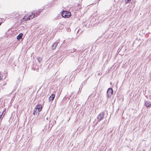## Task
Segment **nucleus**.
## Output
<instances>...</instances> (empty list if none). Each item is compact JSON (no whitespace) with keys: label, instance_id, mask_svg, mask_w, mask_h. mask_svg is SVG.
<instances>
[{"label":"nucleus","instance_id":"nucleus-19","mask_svg":"<svg viewBox=\"0 0 151 151\" xmlns=\"http://www.w3.org/2000/svg\"><path fill=\"white\" fill-rule=\"evenodd\" d=\"M1 87H0V90H1Z\"/></svg>","mask_w":151,"mask_h":151},{"label":"nucleus","instance_id":"nucleus-5","mask_svg":"<svg viewBox=\"0 0 151 151\" xmlns=\"http://www.w3.org/2000/svg\"><path fill=\"white\" fill-rule=\"evenodd\" d=\"M55 95L54 94H52L49 97V102H51L53 100L55 97Z\"/></svg>","mask_w":151,"mask_h":151},{"label":"nucleus","instance_id":"nucleus-6","mask_svg":"<svg viewBox=\"0 0 151 151\" xmlns=\"http://www.w3.org/2000/svg\"><path fill=\"white\" fill-rule=\"evenodd\" d=\"M145 106L147 107H150L151 106V101H146L145 102Z\"/></svg>","mask_w":151,"mask_h":151},{"label":"nucleus","instance_id":"nucleus-15","mask_svg":"<svg viewBox=\"0 0 151 151\" xmlns=\"http://www.w3.org/2000/svg\"><path fill=\"white\" fill-rule=\"evenodd\" d=\"M111 94H110L109 93H107V95H106V96H107V97L108 98H109V96H111Z\"/></svg>","mask_w":151,"mask_h":151},{"label":"nucleus","instance_id":"nucleus-16","mask_svg":"<svg viewBox=\"0 0 151 151\" xmlns=\"http://www.w3.org/2000/svg\"><path fill=\"white\" fill-rule=\"evenodd\" d=\"M64 98H64L62 100V101H61L62 104L64 103V101H65V100Z\"/></svg>","mask_w":151,"mask_h":151},{"label":"nucleus","instance_id":"nucleus-13","mask_svg":"<svg viewBox=\"0 0 151 151\" xmlns=\"http://www.w3.org/2000/svg\"><path fill=\"white\" fill-rule=\"evenodd\" d=\"M132 0H125L126 4L129 3L131 2Z\"/></svg>","mask_w":151,"mask_h":151},{"label":"nucleus","instance_id":"nucleus-18","mask_svg":"<svg viewBox=\"0 0 151 151\" xmlns=\"http://www.w3.org/2000/svg\"><path fill=\"white\" fill-rule=\"evenodd\" d=\"M48 118H48V117H47V118H46V119H47V120H48Z\"/></svg>","mask_w":151,"mask_h":151},{"label":"nucleus","instance_id":"nucleus-9","mask_svg":"<svg viewBox=\"0 0 151 151\" xmlns=\"http://www.w3.org/2000/svg\"><path fill=\"white\" fill-rule=\"evenodd\" d=\"M35 109H36L38 110L39 112H40V111H41L42 110V106L41 105H37Z\"/></svg>","mask_w":151,"mask_h":151},{"label":"nucleus","instance_id":"nucleus-17","mask_svg":"<svg viewBox=\"0 0 151 151\" xmlns=\"http://www.w3.org/2000/svg\"><path fill=\"white\" fill-rule=\"evenodd\" d=\"M2 76L1 74L0 73V80L2 79Z\"/></svg>","mask_w":151,"mask_h":151},{"label":"nucleus","instance_id":"nucleus-22","mask_svg":"<svg viewBox=\"0 0 151 151\" xmlns=\"http://www.w3.org/2000/svg\"><path fill=\"white\" fill-rule=\"evenodd\" d=\"M99 1H100V0H99Z\"/></svg>","mask_w":151,"mask_h":151},{"label":"nucleus","instance_id":"nucleus-7","mask_svg":"<svg viewBox=\"0 0 151 151\" xmlns=\"http://www.w3.org/2000/svg\"><path fill=\"white\" fill-rule=\"evenodd\" d=\"M39 111L37 110L35 108L34 109L33 111V114L34 115H36L37 116L39 114Z\"/></svg>","mask_w":151,"mask_h":151},{"label":"nucleus","instance_id":"nucleus-2","mask_svg":"<svg viewBox=\"0 0 151 151\" xmlns=\"http://www.w3.org/2000/svg\"><path fill=\"white\" fill-rule=\"evenodd\" d=\"M61 15L63 17L69 18L71 15L70 12L65 11H63L61 13Z\"/></svg>","mask_w":151,"mask_h":151},{"label":"nucleus","instance_id":"nucleus-10","mask_svg":"<svg viewBox=\"0 0 151 151\" xmlns=\"http://www.w3.org/2000/svg\"><path fill=\"white\" fill-rule=\"evenodd\" d=\"M107 93H109L111 95H112L113 93V89L112 88H109L107 92Z\"/></svg>","mask_w":151,"mask_h":151},{"label":"nucleus","instance_id":"nucleus-21","mask_svg":"<svg viewBox=\"0 0 151 151\" xmlns=\"http://www.w3.org/2000/svg\"><path fill=\"white\" fill-rule=\"evenodd\" d=\"M99 1H100V0H99Z\"/></svg>","mask_w":151,"mask_h":151},{"label":"nucleus","instance_id":"nucleus-20","mask_svg":"<svg viewBox=\"0 0 151 151\" xmlns=\"http://www.w3.org/2000/svg\"><path fill=\"white\" fill-rule=\"evenodd\" d=\"M1 23L0 22V25H1Z\"/></svg>","mask_w":151,"mask_h":151},{"label":"nucleus","instance_id":"nucleus-12","mask_svg":"<svg viewBox=\"0 0 151 151\" xmlns=\"http://www.w3.org/2000/svg\"><path fill=\"white\" fill-rule=\"evenodd\" d=\"M37 60L39 63H40L42 60V58L40 57H38L37 58Z\"/></svg>","mask_w":151,"mask_h":151},{"label":"nucleus","instance_id":"nucleus-14","mask_svg":"<svg viewBox=\"0 0 151 151\" xmlns=\"http://www.w3.org/2000/svg\"><path fill=\"white\" fill-rule=\"evenodd\" d=\"M60 15H59V16H58L56 17V19H60Z\"/></svg>","mask_w":151,"mask_h":151},{"label":"nucleus","instance_id":"nucleus-11","mask_svg":"<svg viewBox=\"0 0 151 151\" xmlns=\"http://www.w3.org/2000/svg\"><path fill=\"white\" fill-rule=\"evenodd\" d=\"M4 112H5V110H4V111H3V112L2 113H1V112H0V120L1 119H3V118L4 117V116H3L2 117V114H3L4 113Z\"/></svg>","mask_w":151,"mask_h":151},{"label":"nucleus","instance_id":"nucleus-3","mask_svg":"<svg viewBox=\"0 0 151 151\" xmlns=\"http://www.w3.org/2000/svg\"><path fill=\"white\" fill-rule=\"evenodd\" d=\"M104 112L101 113L98 116V122H100L104 117Z\"/></svg>","mask_w":151,"mask_h":151},{"label":"nucleus","instance_id":"nucleus-8","mask_svg":"<svg viewBox=\"0 0 151 151\" xmlns=\"http://www.w3.org/2000/svg\"><path fill=\"white\" fill-rule=\"evenodd\" d=\"M23 36V34L22 33H20L17 37V39L18 40H20V39H21Z\"/></svg>","mask_w":151,"mask_h":151},{"label":"nucleus","instance_id":"nucleus-4","mask_svg":"<svg viewBox=\"0 0 151 151\" xmlns=\"http://www.w3.org/2000/svg\"><path fill=\"white\" fill-rule=\"evenodd\" d=\"M60 41L59 40H58L56 41V42H55L52 45V50H54L55 49L56 47L58 45V44L59 42Z\"/></svg>","mask_w":151,"mask_h":151},{"label":"nucleus","instance_id":"nucleus-1","mask_svg":"<svg viewBox=\"0 0 151 151\" xmlns=\"http://www.w3.org/2000/svg\"><path fill=\"white\" fill-rule=\"evenodd\" d=\"M41 11L42 10H40L38 11H37L35 13H32V14L31 15H29V17H26L25 16L23 18V19L24 21H26L27 20H29L33 18L35 16H38Z\"/></svg>","mask_w":151,"mask_h":151}]
</instances>
